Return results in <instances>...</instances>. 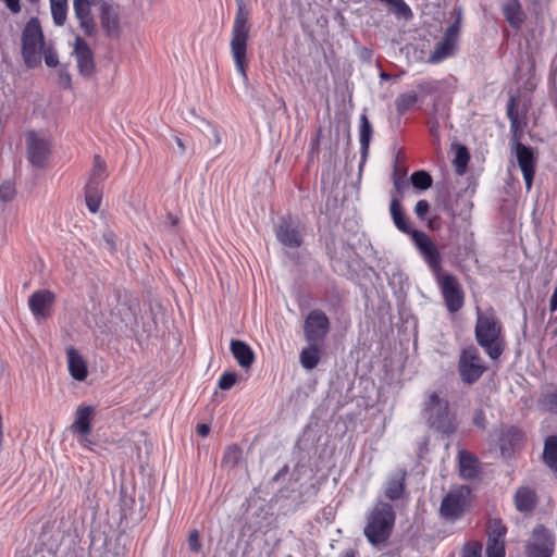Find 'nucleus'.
Masks as SVG:
<instances>
[{"label":"nucleus","mask_w":557,"mask_h":557,"mask_svg":"<svg viewBox=\"0 0 557 557\" xmlns=\"http://www.w3.org/2000/svg\"><path fill=\"white\" fill-rule=\"evenodd\" d=\"M430 205L426 200L421 199L416 203L414 213L420 220H425V215L429 212Z\"/></svg>","instance_id":"nucleus-50"},{"label":"nucleus","mask_w":557,"mask_h":557,"mask_svg":"<svg viewBox=\"0 0 557 557\" xmlns=\"http://www.w3.org/2000/svg\"><path fill=\"white\" fill-rule=\"evenodd\" d=\"M307 463L304 462L302 460H299L294 467L290 480L294 482H298L302 474L305 473Z\"/></svg>","instance_id":"nucleus-51"},{"label":"nucleus","mask_w":557,"mask_h":557,"mask_svg":"<svg viewBox=\"0 0 557 557\" xmlns=\"http://www.w3.org/2000/svg\"><path fill=\"white\" fill-rule=\"evenodd\" d=\"M555 546L553 531L543 524H537L531 540L525 544L524 554L527 557H552Z\"/></svg>","instance_id":"nucleus-11"},{"label":"nucleus","mask_w":557,"mask_h":557,"mask_svg":"<svg viewBox=\"0 0 557 557\" xmlns=\"http://www.w3.org/2000/svg\"><path fill=\"white\" fill-rule=\"evenodd\" d=\"M135 322V313L124 302H117L115 309L101 311L96 318V325L102 333H124L132 329Z\"/></svg>","instance_id":"nucleus-7"},{"label":"nucleus","mask_w":557,"mask_h":557,"mask_svg":"<svg viewBox=\"0 0 557 557\" xmlns=\"http://www.w3.org/2000/svg\"><path fill=\"white\" fill-rule=\"evenodd\" d=\"M435 277L447 310L451 313L459 311L465 302V293L457 277L444 272L435 275Z\"/></svg>","instance_id":"nucleus-10"},{"label":"nucleus","mask_w":557,"mask_h":557,"mask_svg":"<svg viewBox=\"0 0 557 557\" xmlns=\"http://www.w3.org/2000/svg\"><path fill=\"white\" fill-rule=\"evenodd\" d=\"M91 7L92 4H89L87 0H73L74 16L78 22L81 30L87 37H92L96 34V22Z\"/></svg>","instance_id":"nucleus-19"},{"label":"nucleus","mask_w":557,"mask_h":557,"mask_svg":"<svg viewBox=\"0 0 557 557\" xmlns=\"http://www.w3.org/2000/svg\"><path fill=\"white\" fill-rule=\"evenodd\" d=\"M7 8L9 9V11L13 14H17L21 12L22 8H21V0H2Z\"/></svg>","instance_id":"nucleus-55"},{"label":"nucleus","mask_w":557,"mask_h":557,"mask_svg":"<svg viewBox=\"0 0 557 557\" xmlns=\"http://www.w3.org/2000/svg\"><path fill=\"white\" fill-rule=\"evenodd\" d=\"M237 382V374L235 372H224L218 382V386L222 391L231 389Z\"/></svg>","instance_id":"nucleus-45"},{"label":"nucleus","mask_w":557,"mask_h":557,"mask_svg":"<svg viewBox=\"0 0 557 557\" xmlns=\"http://www.w3.org/2000/svg\"><path fill=\"white\" fill-rule=\"evenodd\" d=\"M96 408L91 405H79L75 412V419L70 426L74 435H89L92 431V420Z\"/></svg>","instance_id":"nucleus-20"},{"label":"nucleus","mask_w":557,"mask_h":557,"mask_svg":"<svg viewBox=\"0 0 557 557\" xmlns=\"http://www.w3.org/2000/svg\"><path fill=\"white\" fill-rule=\"evenodd\" d=\"M389 212L392 220L397 227L398 231L409 234L412 236V231L409 223L407 222L405 218V213L403 211L399 199L396 196L392 197L391 205H389Z\"/></svg>","instance_id":"nucleus-28"},{"label":"nucleus","mask_w":557,"mask_h":557,"mask_svg":"<svg viewBox=\"0 0 557 557\" xmlns=\"http://www.w3.org/2000/svg\"><path fill=\"white\" fill-rule=\"evenodd\" d=\"M197 434L201 437H206L210 433V425L207 423H199L196 428Z\"/></svg>","instance_id":"nucleus-59"},{"label":"nucleus","mask_w":557,"mask_h":557,"mask_svg":"<svg viewBox=\"0 0 557 557\" xmlns=\"http://www.w3.org/2000/svg\"><path fill=\"white\" fill-rule=\"evenodd\" d=\"M319 493V486L314 483L310 484L305 488V491L300 492L298 498L296 499L297 505L305 504L310 497H315Z\"/></svg>","instance_id":"nucleus-46"},{"label":"nucleus","mask_w":557,"mask_h":557,"mask_svg":"<svg viewBox=\"0 0 557 557\" xmlns=\"http://www.w3.org/2000/svg\"><path fill=\"white\" fill-rule=\"evenodd\" d=\"M242 448L237 444L227 446L222 458V467L234 469L242 460Z\"/></svg>","instance_id":"nucleus-33"},{"label":"nucleus","mask_w":557,"mask_h":557,"mask_svg":"<svg viewBox=\"0 0 557 557\" xmlns=\"http://www.w3.org/2000/svg\"><path fill=\"white\" fill-rule=\"evenodd\" d=\"M515 507L519 512L528 513L535 509L537 495L534 488L520 486L513 495Z\"/></svg>","instance_id":"nucleus-21"},{"label":"nucleus","mask_w":557,"mask_h":557,"mask_svg":"<svg viewBox=\"0 0 557 557\" xmlns=\"http://www.w3.org/2000/svg\"><path fill=\"white\" fill-rule=\"evenodd\" d=\"M50 10L53 23L63 26L67 18V0L50 2Z\"/></svg>","instance_id":"nucleus-34"},{"label":"nucleus","mask_w":557,"mask_h":557,"mask_svg":"<svg viewBox=\"0 0 557 557\" xmlns=\"http://www.w3.org/2000/svg\"><path fill=\"white\" fill-rule=\"evenodd\" d=\"M423 417L426 424L438 433L449 436L457 430L456 418L449 410L448 400L433 392L424 403Z\"/></svg>","instance_id":"nucleus-3"},{"label":"nucleus","mask_w":557,"mask_h":557,"mask_svg":"<svg viewBox=\"0 0 557 557\" xmlns=\"http://www.w3.org/2000/svg\"><path fill=\"white\" fill-rule=\"evenodd\" d=\"M107 177V165L106 162L100 158V156H95L94 165L90 173V178L88 184H92V186H98L100 182H102Z\"/></svg>","instance_id":"nucleus-35"},{"label":"nucleus","mask_w":557,"mask_h":557,"mask_svg":"<svg viewBox=\"0 0 557 557\" xmlns=\"http://www.w3.org/2000/svg\"><path fill=\"white\" fill-rule=\"evenodd\" d=\"M486 366L478 354V350H461L458 360V373L461 381L472 385L480 380Z\"/></svg>","instance_id":"nucleus-12"},{"label":"nucleus","mask_w":557,"mask_h":557,"mask_svg":"<svg viewBox=\"0 0 557 557\" xmlns=\"http://www.w3.org/2000/svg\"><path fill=\"white\" fill-rule=\"evenodd\" d=\"M67 351V369L71 376L76 381H84L88 375V363L79 354V350Z\"/></svg>","instance_id":"nucleus-25"},{"label":"nucleus","mask_w":557,"mask_h":557,"mask_svg":"<svg viewBox=\"0 0 557 557\" xmlns=\"http://www.w3.org/2000/svg\"><path fill=\"white\" fill-rule=\"evenodd\" d=\"M77 436V440H78V443L84 447V448H87L89 450H92V445L95 444L89 437L88 435H76Z\"/></svg>","instance_id":"nucleus-57"},{"label":"nucleus","mask_w":557,"mask_h":557,"mask_svg":"<svg viewBox=\"0 0 557 557\" xmlns=\"http://www.w3.org/2000/svg\"><path fill=\"white\" fill-rule=\"evenodd\" d=\"M487 541H500L505 542L507 534V527L499 518H491L486 525Z\"/></svg>","instance_id":"nucleus-31"},{"label":"nucleus","mask_w":557,"mask_h":557,"mask_svg":"<svg viewBox=\"0 0 557 557\" xmlns=\"http://www.w3.org/2000/svg\"><path fill=\"white\" fill-rule=\"evenodd\" d=\"M418 90L421 94L429 95L436 90L435 83L432 81H422L417 85Z\"/></svg>","instance_id":"nucleus-52"},{"label":"nucleus","mask_w":557,"mask_h":557,"mask_svg":"<svg viewBox=\"0 0 557 557\" xmlns=\"http://www.w3.org/2000/svg\"><path fill=\"white\" fill-rule=\"evenodd\" d=\"M411 239L433 274L440 275L443 272L442 257L431 237L422 231H412Z\"/></svg>","instance_id":"nucleus-13"},{"label":"nucleus","mask_w":557,"mask_h":557,"mask_svg":"<svg viewBox=\"0 0 557 557\" xmlns=\"http://www.w3.org/2000/svg\"><path fill=\"white\" fill-rule=\"evenodd\" d=\"M391 7L396 14H404L406 11H409L408 5L404 2V0H380Z\"/></svg>","instance_id":"nucleus-48"},{"label":"nucleus","mask_w":557,"mask_h":557,"mask_svg":"<svg viewBox=\"0 0 557 557\" xmlns=\"http://www.w3.org/2000/svg\"><path fill=\"white\" fill-rule=\"evenodd\" d=\"M21 45L22 58L25 65L29 69L39 65L46 44L38 17H30L25 24L22 30Z\"/></svg>","instance_id":"nucleus-4"},{"label":"nucleus","mask_w":557,"mask_h":557,"mask_svg":"<svg viewBox=\"0 0 557 557\" xmlns=\"http://www.w3.org/2000/svg\"><path fill=\"white\" fill-rule=\"evenodd\" d=\"M539 407L552 414H557V386L554 389L543 392L537 400Z\"/></svg>","instance_id":"nucleus-32"},{"label":"nucleus","mask_w":557,"mask_h":557,"mask_svg":"<svg viewBox=\"0 0 557 557\" xmlns=\"http://www.w3.org/2000/svg\"><path fill=\"white\" fill-rule=\"evenodd\" d=\"M469 159L468 149L465 146H459L454 161L458 174L465 173Z\"/></svg>","instance_id":"nucleus-41"},{"label":"nucleus","mask_w":557,"mask_h":557,"mask_svg":"<svg viewBox=\"0 0 557 557\" xmlns=\"http://www.w3.org/2000/svg\"><path fill=\"white\" fill-rule=\"evenodd\" d=\"M360 125H359V143H360V150L362 156H367L371 137H372V125L369 122L366 114L360 115Z\"/></svg>","instance_id":"nucleus-30"},{"label":"nucleus","mask_w":557,"mask_h":557,"mask_svg":"<svg viewBox=\"0 0 557 557\" xmlns=\"http://www.w3.org/2000/svg\"><path fill=\"white\" fill-rule=\"evenodd\" d=\"M12 196L13 194L10 185H2L0 187V198H2L3 200H11Z\"/></svg>","instance_id":"nucleus-58"},{"label":"nucleus","mask_w":557,"mask_h":557,"mask_svg":"<svg viewBox=\"0 0 557 557\" xmlns=\"http://www.w3.org/2000/svg\"><path fill=\"white\" fill-rule=\"evenodd\" d=\"M188 545L191 552H198L201 548V544L199 542V533L197 530L190 532L188 536Z\"/></svg>","instance_id":"nucleus-53"},{"label":"nucleus","mask_w":557,"mask_h":557,"mask_svg":"<svg viewBox=\"0 0 557 557\" xmlns=\"http://www.w3.org/2000/svg\"><path fill=\"white\" fill-rule=\"evenodd\" d=\"M26 143L28 161L36 168H45L51 150L48 138L36 132H28Z\"/></svg>","instance_id":"nucleus-14"},{"label":"nucleus","mask_w":557,"mask_h":557,"mask_svg":"<svg viewBox=\"0 0 557 557\" xmlns=\"http://www.w3.org/2000/svg\"><path fill=\"white\" fill-rule=\"evenodd\" d=\"M42 55L45 58V63L47 66L55 67L59 64L58 53L53 47H45Z\"/></svg>","instance_id":"nucleus-47"},{"label":"nucleus","mask_w":557,"mask_h":557,"mask_svg":"<svg viewBox=\"0 0 557 557\" xmlns=\"http://www.w3.org/2000/svg\"><path fill=\"white\" fill-rule=\"evenodd\" d=\"M329 319L325 313L313 310L305 321V335L309 343L308 348H317V343L321 341L329 331Z\"/></svg>","instance_id":"nucleus-15"},{"label":"nucleus","mask_w":557,"mask_h":557,"mask_svg":"<svg viewBox=\"0 0 557 557\" xmlns=\"http://www.w3.org/2000/svg\"><path fill=\"white\" fill-rule=\"evenodd\" d=\"M289 472V467L288 465H284L274 475L273 478L271 479V482L272 483H276L278 482L282 478H284L285 475H287Z\"/></svg>","instance_id":"nucleus-56"},{"label":"nucleus","mask_w":557,"mask_h":557,"mask_svg":"<svg viewBox=\"0 0 557 557\" xmlns=\"http://www.w3.org/2000/svg\"><path fill=\"white\" fill-rule=\"evenodd\" d=\"M475 338L483 348H500L504 344L502 324L492 309L476 308Z\"/></svg>","instance_id":"nucleus-6"},{"label":"nucleus","mask_w":557,"mask_h":557,"mask_svg":"<svg viewBox=\"0 0 557 557\" xmlns=\"http://www.w3.org/2000/svg\"><path fill=\"white\" fill-rule=\"evenodd\" d=\"M59 83H60L64 88H70V87H71L72 79H71V75H70V73L67 72L66 67H61V69L59 70Z\"/></svg>","instance_id":"nucleus-54"},{"label":"nucleus","mask_w":557,"mask_h":557,"mask_svg":"<svg viewBox=\"0 0 557 557\" xmlns=\"http://www.w3.org/2000/svg\"><path fill=\"white\" fill-rule=\"evenodd\" d=\"M393 182H394V188L395 190L397 191V194H399L400 196H403L405 194V191L407 189H409V184L408 182L403 178V177H399L397 175V172L396 170L394 171V176H393Z\"/></svg>","instance_id":"nucleus-49"},{"label":"nucleus","mask_w":557,"mask_h":557,"mask_svg":"<svg viewBox=\"0 0 557 557\" xmlns=\"http://www.w3.org/2000/svg\"><path fill=\"white\" fill-rule=\"evenodd\" d=\"M507 117L509 119V122H510L511 136L519 135L521 125H520V122H519V116H518V111H517V106H516V99L515 98H510V100L508 101V104H507Z\"/></svg>","instance_id":"nucleus-39"},{"label":"nucleus","mask_w":557,"mask_h":557,"mask_svg":"<svg viewBox=\"0 0 557 557\" xmlns=\"http://www.w3.org/2000/svg\"><path fill=\"white\" fill-rule=\"evenodd\" d=\"M549 309L553 312L557 310V290L556 289H554L553 295L550 297Z\"/></svg>","instance_id":"nucleus-62"},{"label":"nucleus","mask_w":557,"mask_h":557,"mask_svg":"<svg viewBox=\"0 0 557 557\" xmlns=\"http://www.w3.org/2000/svg\"><path fill=\"white\" fill-rule=\"evenodd\" d=\"M55 295L49 289H39L34 292L28 298V308L37 321L50 317Z\"/></svg>","instance_id":"nucleus-16"},{"label":"nucleus","mask_w":557,"mask_h":557,"mask_svg":"<svg viewBox=\"0 0 557 557\" xmlns=\"http://www.w3.org/2000/svg\"><path fill=\"white\" fill-rule=\"evenodd\" d=\"M524 440V433L515 425L505 428L499 436V446L503 454L519 448Z\"/></svg>","instance_id":"nucleus-23"},{"label":"nucleus","mask_w":557,"mask_h":557,"mask_svg":"<svg viewBox=\"0 0 557 557\" xmlns=\"http://www.w3.org/2000/svg\"><path fill=\"white\" fill-rule=\"evenodd\" d=\"M406 475V471L400 470L388 479L384 493L389 500H398L403 497Z\"/></svg>","instance_id":"nucleus-26"},{"label":"nucleus","mask_w":557,"mask_h":557,"mask_svg":"<svg viewBox=\"0 0 557 557\" xmlns=\"http://www.w3.org/2000/svg\"><path fill=\"white\" fill-rule=\"evenodd\" d=\"M230 348H250L246 343L238 341V339H232L230 344Z\"/></svg>","instance_id":"nucleus-61"},{"label":"nucleus","mask_w":557,"mask_h":557,"mask_svg":"<svg viewBox=\"0 0 557 557\" xmlns=\"http://www.w3.org/2000/svg\"><path fill=\"white\" fill-rule=\"evenodd\" d=\"M175 143L177 145L178 151L181 154H183L186 151L185 144L178 136H174Z\"/></svg>","instance_id":"nucleus-63"},{"label":"nucleus","mask_w":557,"mask_h":557,"mask_svg":"<svg viewBox=\"0 0 557 557\" xmlns=\"http://www.w3.org/2000/svg\"><path fill=\"white\" fill-rule=\"evenodd\" d=\"M459 471L463 479L472 480L476 478L479 474L478 458L466 450H460Z\"/></svg>","instance_id":"nucleus-27"},{"label":"nucleus","mask_w":557,"mask_h":557,"mask_svg":"<svg viewBox=\"0 0 557 557\" xmlns=\"http://www.w3.org/2000/svg\"><path fill=\"white\" fill-rule=\"evenodd\" d=\"M249 17L250 13L246 9L244 0H237V10L232 27L230 48L236 71L244 81L247 79V46L250 33Z\"/></svg>","instance_id":"nucleus-1"},{"label":"nucleus","mask_w":557,"mask_h":557,"mask_svg":"<svg viewBox=\"0 0 557 557\" xmlns=\"http://www.w3.org/2000/svg\"><path fill=\"white\" fill-rule=\"evenodd\" d=\"M470 488L460 486L450 490L441 502L440 515L446 521L455 522L469 510Z\"/></svg>","instance_id":"nucleus-8"},{"label":"nucleus","mask_w":557,"mask_h":557,"mask_svg":"<svg viewBox=\"0 0 557 557\" xmlns=\"http://www.w3.org/2000/svg\"><path fill=\"white\" fill-rule=\"evenodd\" d=\"M502 12L504 14L505 20L512 28H521L522 24L525 21V13L523 12L519 0H506L502 4Z\"/></svg>","instance_id":"nucleus-24"},{"label":"nucleus","mask_w":557,"mask_h":557,"mask_svg":"<svg viewBox=\"0 0 557 557\" xmlns=\"http://www.w3.org/2000/svg\"><path fill=\"white\" fill-rule=\"evenodd\" d=\"M418 101V95L414 91H409L399 95L395 100L396 110L399 114H404L410 110Z\"/></svg>","instance_id":"nucleus-36"},{"label":"nucleus","mask_w":557,"mask_h":557,"mask_svg":"<svg viewBox=\"0 0 557 557\" xmlns=\"http://www.w3.org/2000/svg\"><path fill=\"white\" fill-rule=\"evenodd\" d=\"M86 205L90 212L96 213L99 210L101 197L99 195L98 186H92V184H87L86 186Z\"/></svg>","instance_id":"nucleus-38"},{"label":"nucleus","mask_w":557,"mask_h":557,"mask_svg":"<svg viewBox=\"0 0 557 557\" xmlns=\"http://www.w3.org/2000/svg\"><path fill=\"white\" fill-rule=\"evenodd\" d=\"M411 184L414 188L425 190L432 186L433 180L425 171H416L410 177Z\"/></svg>","instance_id":"nucleus-40"},{"label":"nucleus","mask_w":557,"mask_h":557,"mask_svg":"<svg viewBox=\"0 0 557 557\" xmlns=\"http://www.w3.org/2000/svg\"><path fill=\"white\" fill-rule=\"evenodd\" d=\"M73 55L79 74L85 77L91 76L95 72L94 52L87 41L79 35L75 36L74 39Z\"/></svg>","instance_id":"nucleus-17"},{"label":"nucleus","mask_w":557,"mask_h":557,"mask_svg":"<svg viewBox=\"0 0 557 557\" xmlns=\"http://www.w3.org/2000/svg\"><path fill=\"white\" fill-rule=\"evenodd\" d=\"M341 557H356V552L351 548L346 549L341 554Z\"/></svg>","instance_id":"nucleus-64"},{"label":"nucleus","mask_w":557,"mask_h":557,"mask_svg":"<svg viewBox=\"0 0 557 557\" xmlns=\"http://www.w3.org/2000/svg\"><path fill=\"white\" fill-rule=\"evenodd\" d=\"M462 13L458 9L454 22L445 29L442 38L434 44L426 62L430 64H438L454 57L459 47L461 33Z\"/></svg>","instance_id":"nucleus-5"},{"label":"nucleus","mask_w":557,"mask_h":557,"mask_svg":"<svg viewBox=\"0 0 557 557\" xmlns=\"http://www.w3.org/2000/svg\"><path fill=\"white\" fill-rule=\"evenodd\" d=\"M485 418L482 411H479L474 417V424L479 428H484Z\"/></svg>","instance_id":"nucleus-60"},{"label":"nucleus","mask_w":557,"mask_h":557,"mask_svg":"<svg viewBox=\"0 0 557 557\" xmlns=\"http://www.w3.org/2000/svg\"><path fill=\"white\" fill-rule=\"evenodd\" d=\"M543 461L554 472H557V435H550L545 440Z\"/></svg>","instance_id":"nucleus-29"},{"label":"nucleus","mask_w":557,"mask_h":557,"mask_svg":"<svg viewBox=\"0 0 557 557\" xmlns=\"http://www.w3.org/2000/svg\"><path fill=\"white\" fill-rule=\"evenodd\" d=\"M485 554H486V557H505L506 556L505 542L487 541Z\"/></svg>","instance_id":"nucleus-42"},{"label":"nucleus","mask_w":557,"mask_h":557,"mask_svg":"<svg viewBox=\"0 0 557 557\" xmlns=\"http://www.w3.org/2000/svg\"><path fill=\"white\" fill-rule=\"evenodd\" d=\"M99 9V20L102 29L110 38H117L121 34L120 16L113 0H106Z\"/></svg>","instance_id":"nucleus-18"},{"label":"nucleus","mask_w":557,"mask_h":557,"mask_svg":"<svg viewBox=\"0 0 557 557\" xmlns=\"http://www.w3.org/2000/svg\"><path fill=\"white\" fill-rule=\"evenodd\" d=\"M395 519L393 506L385 502H377L366 518L363 534L368 542L374 546L385 543L392 535Z\"/></svg>","instance_id":"nucleus-2"},{"label":"nucleus","mask_w":557,"mask_h":557,"mask_svg":"<svg viewBox=\"0 0 557 557\" xmlns=\"http://www.w3.org/2000/svg\"><path fill=\"white\" fill-rule=\"evenodd\" d=\"M461 557H482V544L478 541L468 542L463 547Z\"/></svg>","instance_id":"nucleus-44"},{"label":"nucleus","mask_w":557,"mask_h":557,"mask_svg":"<svg viewBox=\"0 0 557 557\" xmlns=\"http://www.w3.org/2000/svg\"><path fill=\"white\" fill-rule=\"evenodd\" d=\"M321 351L322 350H301L299 356L301 367L306 370L314 369L321 361Z\"/></svg>","instance_id":"nucleus-37"},{"label":"nucleus","mask_w":557,"mask_h":557,"mask_svg":"<svg viewBox=\"0 0 557 557\" xmlns=\"http://www.w3.org/2000/svg\"><path fill=\"white\" fill-rule=\"evenodd\" d=\"M277 240L289 248H298L302 243L301 235L297 227L286 220H283L276 228Z\"/></svg>","instance_id":"nucleus-22"},{"label":"nucleus","mask_w":557,"mask_h":557,"mask_svg":"<svg viewBox=\"0 0 557 557\" xmlns=\"http://www.w3.org/2000/svg\"><path fill=\"white\" fill-rule=\"evenodd\" d=\"M234 358L243 368H249L255 361L253 350H232Z\"/></svg>","instance_id":"nucleus-43"},{"label":"nucleus","mask_w":557,"mask_h":557,"mask_svg":"<svg viewBox=\"0 0 557 557\" xmlns=\"http://www.w3.org/2000/svg\"><path fill=\"white\" fill-rule=\"evenodd\" d=\"M510 150L516 156L518 166L520 168L525 189L531 190L535 174L536 158L531 147L520 143V136L515 135L510 138Z\"/></svg>","instance_id":"nucleus-9"}]
</instances>
